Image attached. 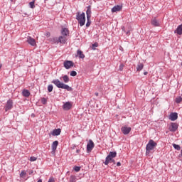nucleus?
I'll use <instances>...</instances> for the list:
<instances>
[{"label":"nucleus","mask_w":182,"mask_h":182,"mask_svg":"<svg viewBox=\"0 0 182 182\" xmlns=\"http://www.w3.org/2000/svg\"><path fill=\"white\" fill-rule=\"evenodd\" d=\"M116 156H117V152L110 151L109 154L107 156L105 159V161L104 162V164H105V166H107L109 163H110V160H112V159H114Z\"/></svg>","instance_id":"20e7f679"},{"label":"nucleus","mask_w":182,"mask_h":182,"mask_svg":"<svg viewBox=\"0 0 182 182\" xmlns=\"http://www.w3.org/2000/svg\"><path fill=\"white\" fill-rule=\"evenodd\" d=\"M29 6H30V8H31V9H34V8H35V1H31L29 3Z\"/></svg>","instance_id":"cd10ccee"},{"label":"nucleus","mask_w":182,"mask_h":182,"mask_svg":"<svg viewBox=\"0 0 182 182\" xmlns=\"http://www.w3.org/2000/svg\"><path fill=\"white\" fill-rule=\"evenodd\" d=\"M87 18H92V6H88L86 11Z\"/></svg>","instance_id":"2eb2a0df"},{"label":"nucleus","mask_w":182,"mask_h":182,"mask_svg":"<svg viewBox=\"0 0 182 182\" xmlns=\"http://www.w3.org/2000/svg\"><path fill=\"white\" fill-rule=\"evenodd\" d=\"M25 176H26V172H25V171H22L20 173V177H25Z\"/></svg>","instance_id":"473e14b6"},{"label":"nucleus","mask_w":182,"mask_h":182,"mask_svg":"<svg viewBox=\"0 0 182 182\" xmlns=\"http://www.w3.org/2000/svg\"><path fill=\"white\" fill-rule=\"evenodd\" d=\"M74 65L73 61L66 60L64 62V68H65V69H70L73 68Z\"/></svg>","instance_id":"6e6552de"},{"label":"nucleus","mask_w":182,"mask_h":182,"mask_svg":"<svg viewBox=\"0 0 182 182\" xmlns=\"http://www.w3.org/2000/svg\"><path fill=\"white\" fill-rule=\"evenodd\" d=\"M175 33H177V35H182V24L177 27V28L175 30Z\"/></svg>","instance_id":"6ab92c4d"},{"label":"nucleus","mask_w":182,"mask_h":182,"mask_svg":"<svg viewBox=\"0 0 182 182\" xmlns=\"http://www.w3.org/2000/svg\"><path fill=\"white\" fill-rule=\"evenodd\" d=\"M48 182H55V178L53 177H50L48 180Z\"/></svg>","instance_id":"e433bc0d"},{"label":"nucleus","mask_w":182,"mask_h":182,"mask_svg":"<svg viewBox=\"0 0 182 182\" xmlns=\"http://www.w3.org/2000/svg\"><path fill=\"white\" fill-rule=\"evenodd\" d=\"M149 73H147V72H144V75L146 76V75H147Z\"/></svg>","instance_id":"a18cd8bd"},{"label":"nucleus","mask_w":182,"mask_h":182,"mask_svg":"<svg viewBox=\"0 0 182 182\" xmlns=\"http://www.w3.org/2000/svg\"><path fill=\"white\" fill-rule=\"evenodd\" d=\"M27 42L31 46H36V41H35V38H33L32 37H28Z\"/></svg>","instance_id":"f8f14e48"},{"label":"nucleus","mask_w":182,"mask_h":182,"mask_svg":"<svg viewBox=\"0 0 182 182\" xmlns=\"http://www.w3.org/2000/svg\"><path fill=\"white\" fill-rule=\"evenodd\" d=\"M144 68V65L141 63H139L136 65V72H141V70H143Z\"/></svg>","instance_id":"aec40b11"},{"label":"nucleus","mask_w":182,"mask_h":182,"mask_svg":"<svg viewBox=\"0 0 182 182\" xmlns=\"http://www.w3.org/2000/svg\"><path fill=\"white\" fill-rule=\"evenodd\" d=\"M1 68H2V64H0V69H1Z\"/></svg>","instance_id":"09e8293b"},{"label":"nucleus","mask_w":182,"mask_h":182,"mask_svg":"<svg viewBox=\"0 0 182 182\" xmlns=\"http://www.w3.org/2000/svg\"><path fill=\"white\" fill-rule=\"evenodd\" d=\"M156 146H157V143L152 139L149 140V143L146 144V154H149L151 150H154V147H156Z\"/></svg>","instance_id":"7ed1b4c3"},{"label":"nucleus","mask_w":182,"mask_h":182,"mask_svg":"<svg viewBox=\"0 0 182 182\" xmlns=\"http://www.w3.org/2000/svg\"><path fill=\"white\" fill-rule=\"evenodd\" d=\"M66 36H60L58 38H53L52 41L54 42L55 43H62L65 44L66 43Z\"/></svg>","instance_id":"39448f33"},{"label":"nucleus","mask_w":182,"mask_h":182,"mask_svg":"<svg viewBox=\"0 0 182 182\" xmlns=\"http://www.w3.org/2000/svg\"><path fill=\"white\" fill-rule=\"evenodd\" d=\"M61 132H62V129H60V128L55 129L53 131L52 135L53 136H59V134H60Z\"/></svg>","instance_id":"a211bd4d"},{"label":"nucleus","mask_w":182,"mask_h":182,"mask_svg":"<svg viewBox=\"0 0 182 182\" xmlns=\"http://www.w3.org/2000/svg\"><path fill=\"white\" fill-rule=\"evenodd\" d=\"M37 182H42V179H39Z\"/></svg>","instance_id":"49530a36"},{"label":"nucleus","mask_w":182,"mask_h":182,"mask_svg":"<svg viewBox=\"0 0 182 182\" xmlns=\"http://www.w3.org/2000/svg\"><path fill=\"white\" fill-rule=\"evenodd\" d=\"M151 24L154 25V26H159L160 25V23L156 19H153L151 21Z\"/></svg>","instance_id":"b1692460"},{"label":"nucleus","mask_w":182,"mask_h":182,"mask_svg":"<svg viewBox=\"0 0 182 182\" xmlns=\"http://www.w3.org/2000/svg\"><path fill=\"white\" fill-rule=\"evenodd\" d=\"M76 19L78 21L80 26H83L85 23H86V16L84 12H82L81 14L80 12H77L76 15Z\"/></svg>","instance_id":"f03ea898"},{"label":"nucleus","mask_w":182,"mask_h":182,"mask_svg":"<svg viewBox=\"0 0 182 182\" xmlns=\"http://www.w3.org/2000/svg\"><path fill=\"white\" fill-rule=\"evenodd\" d=\"M74 170L75 171H76L77 173L80 171V166H75L74 167Z\"/></svg>","instance_id":"2f4dec72"},{"label":"nucleus","mask_w":182,"mask_h":182,"mask_svg":"<svg viewBox=\"0 0 182 182\" xmlns=\"http://www.w3.org/2000/svg\"><path fill=\"white\" fill-rule=\"evenodd\" d=\"M14 107V102L11 100H9L4 107L5 112H8V110H11Z\"/></svg>","instance_id":"0eeeda50"},{"label":"nucleus","mask_w":182,"mask_h":182,"mask_svg":"<svg viewBox=\"0 0 182 182\" xmlns=\"http://www.w3.org/2000/svg\"><path fill=\"white\" fill-rule=\"evenodd\" d=\"M90 23H92V21H90V18H87V23H86L87 28H89V26H90Z\"/></svg>","instance_id":"bb28decb"},{"label":"nucleus","mask_w":182,"mask_h":182,"mask_svg":"<svg viewBox=\"0 0 182 182\" xmlns=\"http://www.w3.org/2000/svg\"><path fill=\"white\" fill-rule=\"evenodd\" d=\"M22 95L24 96V97H29V96H31V92L28 90H23Z\"/></svg>","instance_id":"4be33fe9"},{"label":"nucleus","mask_w":182,"mask_h":182,"mask_svg":"<svg viewBox=\"0 0 182 182\" xmlns=\"http://www.w3.org/2000/svg\"><path fill=\"white\" fill-rule=\"evenodd\" d=\"M126 33L127 35H130V31H128Z\"/></svg>","instance_id":"79ce46f5"},{"label":"nucleus","mask_w":182,"mask_h":182,"mask_svg":"<svg viewBox=\"0 0 182 182\" xmlns=\"http://www.w3.org/2000/svg\"><path fill=\"white\" fill-rule=\"evenodd\" d=\"M123 68H124V65L120 64L119 68V70H120L122 72V70H123Z\"/></svg>","instance_id":"c9c22d12"},{"label":"nucleus","mask_w":182,"mask_h":182,"mask_svg":"<svg viewBox=\"0 0 182 182\" xmlns=\"http://www.w3.org/2000/svg\"><path fill=\"white\" fill-rule=\"evenodd\" d=\"M61 35L63 36H68L69 35V30L66 28H63L61 30Z\"/></svg>","instance_id":"dca6fc26"},{"label":"nucleus","mask_w":182,"mask_h":182,"mask_svg":"<svg viewBox=\"0 0 182 182\" xmlns=\"http://www.w3.org/2000/svg\"><path fill=\"white\" fill-rule=\"evenodd\" d=\"M63 77V80L64 82V83H69V76H68L67 75H64L62 77Z\"/></svg>","instance_id":"5701e85b"},{"label":"nucleus","mask_w":182,"mask_h":182,"mask_svg":"<svg viewBox=\"0 0 182 182\" xmlns=\"http://www.w3.org/2000/svg\"><path fill=\"white\" fill-rule=\"evenodd\" d=\"M41 103H43V105H46V103H48V100H46L45 97H43L41 99Z\"/></svg>","instance_id":"7c9ffc66"},{"label":"nucleus","mask_w":182,"mask_h":182,"mask_svg":"<svg viewBox=\"0 0 182 182\" xmlns=\"http://www.w3.org/2000/svg\"><path fill=\"white\" fill-rule=\"evenodd\" d=\"M122 31H124V27H122Z\"/></svg>","instance_id":"de8ad7c7"},{"label":"nucleus","mask_w":182,"mask_h":182,"mask_svg":"<svg viewBox=\"0 0 182 182\" xmlns=\"http://www.w3.org/2000/svg\"><path fill=\"white\" fill-rule=\"evenodd\" d=\"M98 45L97 43L92 44V48H97Z\"/></svg>","instance_id":"4c0bfd02"},{"label":"nucleus","mask_w":182,"mask_h":182,"mask_svg":"<svg viewBox=\"0 0 182 182\" xmlns=\"http://www.w3.org/2000/svg\"><path fill=\"white\" fill-rule=\"evenodd\" d=\"M176 103H181L182 102V97H178L176 98Z\"/></svg>","instance_id":"c756f323"},{"label":"nucleus","mask_w":182,"mask_h":182,"mask_svg":"<svg viewBox=\"0 0 182 182\" xmlns=\"http://www.w3.org/2000/svg\"><path fill=\"white\" fill-rule=\"evenodd\" d=\"M52 83H53V85H56V87L58 89H65V90H68V92H72V90H73V89L70 87L69 85L64 84L63 82H61L60 80L55 79L53 80L52 81Z\"/></svg>","instance_id":"f257e3e1"},{"label":"nucleus","mask_w":182,"mask_h":182,"mask_svg":"<svg viewBox=\"0 0 182 182\" xmlns=\"http://www.w3.org/2000/svg\"><path fill=\"white\" fill-rule=\"evenodd\" d=\"M37 158L35 156L30 157V161H36Z\"/></svg>","instance_id":"f704fd0d"},{"label":"nucleus","mask_w":182,"mask_h":182,"mask_svg":"<svg viewBox=\"0 0 182 182\" xmlns=\"http://www.w3.org/2000/svg\"><path fill=\"white\" fill-rule=\"evenodd\" d=\"M53 90V85H48V91L49 92H52Z\"/></svg>","instance_id":"c85d7f7f"},{"label":"nucleus","mask_w":182,"mask_h":182,"mask_svg":"<svg viewBox=\"0 0 182 182\" xmlns=\"http://www.w3.org/2000/svg\"><path fill=\"white\" fill-rule=\"evenodd\" d=\"M178 119V114L177 112H171L169 115V120H171V122H175V120H177Z\"/></svg>","instance_id":"1a4fd4ad"},{"label":"nucleus","mask_w":182,"mask_h":182,"mask_svg":"<svg viewBox=\"0 0 182 182\" xmlns=\"http://www.w3.org/2000/svg\"><path fill=\"white\" fill-rule=\"evenodd\" d=\"M46 36H50V32H47L46 34Z\"/></svg>","instance_id":"a19ab883"},{"label":"nucleus","mask_w":182,"mask_h":182,"mask_svg":"<svg viewBox=\"0 0 182 182\" xmlns=\"http://www.w3.org/2000/svg\"><path fill=\"white\" fill-rule=\"evenodd\" d=\"M95 96H99V92H95Z\"/></svg>","instance_id":"c03bdc74"},{"label":"nucleus","mask_w":182,"mask_h":182,"mask_svg":"<svg viewBox=\"0 0 182 182\" xmlns=\"http://www.w3.org/2000/svg\"><path fill=\"white\" fill-rule=\"evenodd\" d=\"M76 153H80V149H77L76 150Z\"/></svg>","instance_id":"37998d69"},{"label":"nucleus","mask_w":182,"mask_h":182,"mask_svg":"<svg viewBox=\"0 0 182 182\" xmlns=\"http://www.w3.org/2000/svg\"><path fill=\"white\" fill-rule=\"evenodd\" d=\"M111 163H113L114 164H116V161L112 159L109 161Z\"/></svg>","instance_id":"58836bf2"},{"label":"nucleus","mask_w":182,"mask_h":182,"mask_svg":"<svg viewBox=\"0 0 182 182\" xmlns=\"http://www.w3.org/2000/svg\"><path fill=\"white\" fill-rule=\"evenodd\" d=\"M117 166L118 167H120V166H122V164H121L120 162H117Z\"/></svg>","instance_id":"ea45409f"},{"label":"nucleus","mask_w":182,"mask_h":182,"mask_svg":"<svg viewBox=\"0 0 182 182\" xmlns=\"http://www.w3.org/2000/svg\"><path fill=\"white\" fill-rule=\"evenodd\" d=\"M76 56H78L80 59H85V54H83V51L80 50H77Z\"/></svg>","instance_id":"f3484780"},{"label":"nucleus","mask_w":182,"mask_h":182,"mask_svg":"<svg viewBox=\"0 0 182 182\" xmlns=\"http://www.w3.org/2000/svg\"><path fill=\"white\" fill-rule=\"evenodd\" d=\"M122 8H123V6L122 5L114 6L111 9V12H112V14H114V12H120V11H122Z\"/></svg>","instance_id":"9b49d317"},{"label":"nucleus","mask_w":182,"mask_h":182,"mask_svg":"<svg viewBox=\"0 0 182 182\" xmlns=\"http://www.w3.org/2000/svg\"><path fill=\"white\" fill-rule=\"evenodd\" d=\"M63 110H70L72 109V103L67 102L63 105Z\"/></svg>","instance_id":"4468645a"},{"label":"nucleus","mask_w":182,"mask_h":182,"mask_svg":"<svg viewBox=\"0 0 182 182\" xmlns=\"http://www.w3.org/2000/svg\"><path fill=\"white\" fill-rule=\"evenodd\" d=\"M121 131L122 132L123 134H129V133L132 132V128L127 127H122L121 128Z\"/></svg>","instance_id":"ddd939ff"},{"label":"nucleus","mask_w":182,"mask_h":182,"mask_svg":"<svg viewBox=\"0 0 182 182\" xmlns=\"http://www.w3.org/2000/svg\"><path fill=\"white\" fill-rule=\"evenodd\" d=\"M11 2H14V0H10Z\"/></svg>","instance_id":"8fccbe9b"},{"label":"nucleus","mask_w":182,"mask_h":182,"mask_svg":"<svg viewBox=\"0 0 182 182\" xmlns=\"http://www.w3.org/2000/svg\"><path fill=\"white\" fill-rule=\"evenodd\" d=\"M95 148V143L92 139H90L87 144V152L90 153L92 150Z\"/></svg>","instance_id":"423d86ee"},{"label":"nucleus","mask_w":182,"mask_h":182,"mask_svg":"<svg viewBox=\"0 0 182 182\" xmlns=\"http://www.w3.org/2000/svg\"><path fill=\"white\" fill-rule=\"evenodd\" d=\"M58 144H59V141H55L52 144V150L53 151H55L56 149H58Z\"/></svg>","instance_id":"412c9836"},{"label":"nucleus","mask_w":182,"mask_h":182,"mask_svg":"<svg viewBox=\"0 0 182 182\" xmlns=\"http://www.w3.org/2000/svg\"><path fill=\"white\" fill-rule=\"evenodd\" d=\"M172 146L173 149H175V150H178V151L181 150V146H180L178 144H173Z\"/></svg>","instance_id":"393cba45"},{"label":"nucleus","mask_w":182,"mask_h":182,"mask_svg":"<svg viewBox=\"0 0 182 182\" xmlns=\"http://www.w3.org/2000/svg\"><path fill=\"white\" fill-rule=\"evenodd\" d=\"M177 129H178V124L176 122H171L169 127L170 132H176Z\"/></svg>","instance_id":"9d476101"},{"label":"nucleus","mask_w":182,"mask_h":182,"mask_svg":"<svg viewBox=\"0 0 182 182\" xmlns=\"http://www.w3.org/2000/svg\"><path fill=\"white\" fill-rule=\"evenodd\" d=\"M70 182H76V176L72 175L70 177Z\"/></svg>","instance_id":"a878e982"},{"label":"nucleus","mask_w":182,"mask_h":182,"mask_svg":"<svg viewBox=\"0 0 182 182\" xmlns=\"http://www.w3.org/2000/svg\"><path fill=\"white\" fill-rule=\"evenodd\" d=\"M77 75V73H76V71H71L70 72V76H76Z\"/></svg>","instance_id":"72a5a7b5"}]
</instances>
